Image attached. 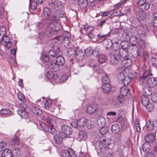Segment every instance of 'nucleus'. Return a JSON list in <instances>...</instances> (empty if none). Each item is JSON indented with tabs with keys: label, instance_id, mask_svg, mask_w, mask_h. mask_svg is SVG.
<instances>
[{
	"label": "nucleus",
	"instance_id": "4468645a",
	"mask_svg": "<svg viewBox=\"0 0 157 157\" xmlns=\"http://www.w3.org/2000/svg\"><path fill=\"white\" fill-rule=\"evenodd\" d=\"M146 84L149 87H153L157 84V79L155 78H149L146 81Z\"/></svg>",
	"mask_w": 157,
	"mask_h": 157
},
{
	"label": "nucleus",
	"instance_id": "4d7b16f0",
	"mask_svg": "<svg viewBox=\"0 0 157 157\" xmlns=\"http://www.w3.org/2000/svg\"><path fill=\"white\" fill-rule=\"evenodd\" d=\"M152 75L150 70L148 69L146 70L144 72L143 76L146 78L149 76L151 75Z\"/></svg>",
	"mask_w": 157,
	"mask_h": 157
},
{
	"label": "nucleus",
	"instance_id": "a878e982",
	"mask_svg": "<svg viewBox=\"0 0 157 157\" xmlns=\"http://www.w3.org/2000/svg\"><path fill=\"white\" fill-rule=\"evenodd\" d=\"M154 123L151 120H149L146 122V127L147 131H151L154 128Z\"/></svg>",
	"mask_w": 157,
	"mask_h": 157
},
{
	"label": "nucleus",
	"instance_id": "aec40b11",
	"mask_svg": "<svg viewBox=\"0 0 157 157\" xmlns=\"http://www.w3.org/2000/svg\"><path fill=\"white\" fill-rule=\"evenodd\" d=\"M141 103L144 106H146L150 103V98L146 95H143L141 98Z\"/></svg>",
	"mask_w": 157,
	"mask_h": 157
},
{
	"label": "nucleus",
	"instance_id": "ea45409f",
	"mask_svg": "<svg viewBox=\"0 0 157 157\" xmlns=\"http://www.w3.org/2000/svg\"><path fill=\"white\" fill-rule=\"evenodd\" d=\"M146 108L147 110L149 112H151L154 109L155 105L151 103H150L149 104H147V106H144Z\"/></svg>",
	"mask_w": 157,
	"mask_h": 157
},
{
	"label": "nucleus",
	"instance_id": "864d4df0",
	"mask_svg": "<svg viewBox=\"0 0 157 157\" xmlns=\"http://www.w3.org/2000/svg\"><path fill=\"white\" fill-rule=\"evenodd\" d=\"M6 146L7 144L6 142H0V151L4 149Z\"/></svg>",
	"mask_w": 157,
	"mask_h": 157
},
{
	"label": "nucleus",
	"instance_id": "20e7f679",
	"mask_svg": "<svg viewBox=\"0 0 157 157\" xmlns=\"http://www.w3.org/2000/svg\"><path fill=\"white\" fill-rule=\"evenodd\" d=\"M100 151H98V155L101 157H115L116 153L108 148L102 147L99 148Z\"/></svg>",
	"mask_w": 157,
	"mask_h": 157
},
{
	"label": "nucleus",
	"instance_id": "ddd939ff",
	"mask_svg": "<svg viewBox=\"0 0 157 157\" xmlns=\"http://www.w3.org/2000/svg\"><path fill=\"white\" fill-rule=\"evenodd\" d=\"M48 66L49 68L52 71H56L59 69V66L55 61L50 62L48 63Z\"/></svg>",
	"mask_w": 157,
	"mask_h": 157
},
{
	"label": "nucleus",
	"instance_id": "774afa93",
	"mask_svg": "<svg viewBox=\"0 0 157 157\" xmlns=\"http://www.w3.org/2000/svg\"><path fill=\"white\" fill-rule=\"evenodd\" d=\"M70 155V157H77L74 151L71 149H69Z\"/></svg>",
	"mask_w": 157,
	"mask_h": 157
},
{
	"label": "nucleus",
	"instance_id": "a19ab883",
	"mask_svg": "<svg viewBox=\"0 0 157 157\" xmlns=\"http://www.w3.org/2000/svg\"><path fill=\"white\" fill-rule=\"evenodd\" d=\"M45 36H48L50 37L52 36L53 33V31L52 30H51L50 28H48V27L46 28V30L44 33Z\"/></svg>",
	"mask_w": 157,
	"mask_h": 157
},
{
	"label": "nucleus",
	"instance_id": "423d86ee",
	"mask_svg": "<svg viewBox=\"0 0 157 157\" xmlns=\"http://www.w3.org/2000/svg\"><path fill=\"white\" fill-rule=\"evenodd\" d=\"M52 21V22L49 24L48 28L53 31H59L61 28L60 24L55 21L56 19V17L55 16L52 17L50 18Z\"/></svg>",
	"mask_w": 157,
	"mask_h": 157
},
{
	"label": "nucleus",
	"instance_id": "4be33fe9",
	"mask_svg": "<svg viewBox=\"0 0 157 157\" xmlns=\"http://www.w3.org/2000/svg\"><path fill=\"white\" fill-rule=\"evenodd\" d=\"M1 157H13L11 151L8 149H5L1 154Z\"/></svg>",
	"mask_w": 157,
	"mask_h": 157
},
{
	"label": "nucleus",
	"instance_id": "13d9d810",
	"mask_svg": "<svg viewBox=\"0 0 157 157\" xmlns=\"http://www.w3.org/2000/svg\"><path fill=\"white\" fill-rule=\"evenodd\" d=\"M6 33V28L3 26H2L0 28V34L2 36H4Z\"/></svg>",
	"mask_w": 157,
	"mask_h": 157
},
{
	"label": "nucleus",
	"instance_id": "1a4fd4ad",
	"mask_svg": "<svg viewBox=\"0 0 157 157\" xmlns=\"http://www.w3.org/2000/svg\"><path fill=\"white\" fill-rule=\"evenodd\" d=\"M99 108L98 105L96 104H92L88 105L86 108L87 113L91 114L96 113Z\"/></svg>",
	"mask_w": 157,
	"mask_h": 157
},
{
	"label": "nucleus",
	"instance_id": "3c124183",
	"mask_svg": "<svg viewBox=\"0 0 157 157\" xmlns=\"http://www.w3.org/2000/svg\"><path fill=\"white\" fill-rule=\"evenodd\" d=\"M50 13V11L49 8L46 7L44 8L43 10V15L45 17H48Z\"/></svg>",
	"mask_w": 157,
	"mask_h": 157
},
{
	"label": "nucleus",
	"instance_id": "cd10ccee",
	"mask_svg": "<svg viewBox=\"0 0 157 157\" xmlns=\"http://www.w3.org/2000/svg\"><path fill=\"white\" fill-rule=\"evenodd\" d=\"M55 62L59 66H60L63 64L65 63V60L63 57L59 56L57 57Z\"/></svg>",
	"mask_w": 157,
	"mask_h": 157
},
{
	"label": "nucleus",
	"instance_id": "c85d7f7f",
	"mask_svg": "<svg viewBox=\"0 0 157 157\" xmlns=\"http://www.w3.org/2000/svg\"><path fill=\"white\" fill-rule=\"evenodd\" d=\"M129 91V89L126 86L122 87L120 90V93L121 95L123 96H125L128 93Z\"/></svg>",
	"mask_w": 157,
	"mask_h": 157
},
{
	"label": "nucleus",
	"instance_id": "680f3d73",
	"mask_svg": "<svg viewBox=\"0 0 157 157\" xmlns=\"http://www.w3.org/2000/svg\"><path fill=\"white\" fill-rule=\"evenodd\" d=\"M153 15L154 16V25L157 27V13H154L153 14Z\"/></svg>",
	"mask_w": 157,
	"mask_h": 157
},
{
	"label": "nucleus",
	"instance_id": "a18cd8bd",
	"mask_svg": "<svg viewBox=\"0 0 157 157\" xmlns=\"http://www.w3.org/2000/svg\"><path fill=\"white\" fill-rule=\"evenodd\" d=\"M52 102V100L50 99H48L45 101L44 106L45 108L47 109H49Z\"/></svg>",
	"mask_w": 157,
	"mask_h": 157
},
{
	"label": "nucleus",
	"instance_id": "bf43d9fd",
	"mask_svg": "<svg viewBox=\"0 0 157 157\" xmlns=\"http://www.w3.org/2000/svg\"><path fill=\"white\" fill-rule=\"evenodd\" d=\"M99 52V49L98 47H96L94 50V52L92 55L94 57H97L98 55Z\"/></svg>",
	"mask_w": 157,
	"mask_h": 157
},
{
	"label": "nucleus",
	"instance_id": "7ed1b4c3",
	"mask_svg": "<svg viewBox=\"0 0 157 157\" xmlns=\"http://www.w3.org/2000/svg\"><path fill=\"white\" fill-rule=\"evenodd\" d=\"M111 140L106 137L101 138L100 141L98 142L95 145V147L97 149V151L101 150L99 148L102 147L108 148L111 143Z\"/></svg>",
	"mask_w": 157,
	"mask_h": 157
},
{
	"label": "nucleus",
	"instance_id": "79ce46f5",
	"mask_svg": "<svg viewBox=\"0 0 157 157\" xmlns=\"http://www.w3.org/2000/svg\"><path fill=\"white\" fill-rule=\"evenodd\" d=\"M126 119L125 118L120 116L117 118L116 121L121 124H123L126 122Z\"/></svg>",
	"mask_w": 157,
	"mask_h": 157
},
{
	"label": "nucleus",
	"instance_id": "72a5a7b5",
	"mask_svg": "<svg viewBox=\"0 0 157 157\" xmlns=\"http://www.w3.org/2000/svg\"><path fill=\"white\" fill-rule=\"evenodd\" d=\"M127 41L124 40L121 41V45L122 49H124L127 51L126 49L128 48V43Z\"/></svg>",
	"mask_w": 157,
	"mask_h": 157
},
{
	"label": "nucleus",
	"instance_id": "09e8293b",
	"mask_svg": "<svg viewBox=\"0 0 157 157\" xmlns=\"http://www.w3.org/2000/svg\"><path fill=\"white\" fill-rule=\"evenodd\" d=\"M139 15L140 19L144 20L147 17L146 13L144 11H140L139 13Z\"/></svg>",
	"mask_w": 157,
	"mask_h": 157
},
{
	"label": "nucleus",
	"instance_id": "a211bd4d",
	"mask_svg": "<svg viewBox=\"0 0 157 157\" xmlns=\"http://www.w3.org/2000/svg\"><path fill=\"white\" fill-rule=\"evenodd\" d=\"M123 59H124L122 61V64L124 67H127L131 65L132 61L131 59L127 58V56L124 57Z\"/></svg>",
	"mask_w": 157,
	"mask_h": 157
},
{
	"label": "nucleus",
	"instance_id": "412c9836",
	"mask_svg": "<svg viewBox=\"0 0 157 157\" xmlns=\"http://www.w3.org/2000/svg\"><path fill=\"white\" fill-rule=\"evenodd\" d=\"M0 113L3 117H7L13 114V112L10 110L6 109H3L0 111Z\"/></svg>",
	"mask_w": 157,
	"mask_h": 157
},
{
	"label": "nucleus",
	"instance_id": "f03ea898",
	"mask_svg": "<svg viewBox=\"0 0 157 157\" xmlns=\"http://www.w3.org/2000/svg\"><path fill=\"white\" fill-rule=\"evenodd\" d=\"M128 71V69H124L123 72L119 73L117 75L118 78L121 80L125 85H128L131 80V77L128 75V73H127Z\"/></svg>",
	"mask_w": 157,
	"mask_h": 157
},
{
	"label": "nucleus",
	"instance_id": "9b49d317",
	"mask_svg": "<svg viewBox=\"0 0 157 157\" xmlns=\"http://www.w3.org/2000/svg\"><path fill=\"white\" fill-rule=\"evenodd\" d=\"M57 40L60 41V43L62 44L64 47L66 48L70 44V41L67 37L59 36L58 37Z\"/></svg>",
	"mask_w": 157,
	"mask_h": 157
},
{
	"label": "nucleus",
	"instance_id": "f704fd0d",
	"mask_svg": "<svg viewBox=\"0 0 157 157\" xmlns=\"http://www.w3.org/2000/svg\"><path fill=\"white\" fill-rule=\"evenodd\" d=\"M122 36L124 40H128L129 38H130L128 30L127 29H125L124 30L122 33Z\"/></svg>",
	"mask_w": 157,
	"mask_h": 157
},
{
	"label": "nucleus",
	"instance_id": "7c9ffc66",
	"mask_svg": "<svg viewBox=\"0 0 157 157\" xmlns=\"http://www.w3.org/2000/svg\"><path fill=\"white\" fill-rule=\"evenodd\" d=\"M110 87L109 83H104L102 86L103 92L105 93L109 92L110 90Z\"/></svg>",
	"mask_w": 157,
	"mask_h": 157
},
{
	"label": "nucleus",
	"instance_id": "6e6d98bb",
	"mask_svg": "<svg viewBox=\"0 0 157 157\" xmlns=\"http://www.w3.org/2000/svg\"><path fill=\"white\" fill-rule=\"evenodd\" d=\"M83 29L85 31H87L89 29L90 31H93L94 29V28L93 27L89 26L87 25H83Z\"/></svg>",
	"mask_w": 157,
	"mask_h": 157
},
{
	"label": "nucleus",
	"instance_id": "37998d69",
	"mask_svg": "<svg viewBox=\"0 0 157 157\" xmlns=\"http://www.w3.org/2000/svg\"><path fill=\"white\" fill-rule=\"evenodd\" d=\"M40 125L42 128L41 130L45 132L49 131V128L47 125L44 123H41L40 124Z\"/></svg>",
	"mask_w": 157,
	"mask_h": 157
},
{
	"label": "nucleus",
	"instance_id": "b1692460",
	"mask_svg": "<svg viewBox=\"0 0 157 157\" xmlns=\"http://www.w3.org/2000/svg\"><path fill=\"white\" fill-rule=\"evenodd\" d=\"M76 52V51L75 48H69L67 50V55L69 57H73L75 56Z\"/></svg>",
	"mask_w": 157,
	"mask_h": 157
},
{
	"label": "nucleus",
	"instance_id": "6e6552de",
	"mask_svg": "<svg viewBox=\"0 0 157 157\" xmlns=\"http://www.w3.org/2000/svg\"><path fill=\"white\" fill-rule=\"evenodd\" d=\"M1 44L4 46L5 49L8 50L11 48L12 42L10 40V37L7 35L3 36L2 38Z\"/></svg>",
	"mask_w": 157,
	"mask_h": 157
},
{
	"label": "nucleus",
	"instance_id": "052dcab7",
	"mask_svg": "<svg viewBox=\"0 0 157 157\" xmlns=\"http://www.w3.org/2000/svg\"><path fill=\"white\" fill-rule=\"evenodd\" d=\"M52 71H48L46 73V76L49 79L52 78L53 76V73Z\"/></svg>",
	"mask_w": 157,
	"mask_h": 157
},
{
	"label": "nucleus",
	"instance_id": "5fc2aeb1",
	"mask_svg": "<svg viewBox=\"0 0 157 157\" xmlns=\"http://www.w3.org/2000/svg\"><path fill=\"white\" fill-rule=\"evenodd\" d=\"M57 54L54 51L52 50H50L49 51L48 56L52 58L56 57Z\"/></svg>",
	"mask_w": 157,
	"mask_h": 157
},
{
	"label": "nucleus",
	"instance_id": "c756f323",
	"mask_svg": "<svg viewBox=\"0 0 157 157\" xmlns=\"http://www.w3.org/2000/svg\"><path fill=\"white\" fill-rule=\"evenodd\" d=\"M32 112L37 115H40L42 113V111L38 107L33 106L31 108Z\"/></svg>",
	"mask_w": 157,
	"mask_h": 157
},
{
	"label": "nucleus",
	"instance_id": "e2e57ef3",
	"mask_svg": "<svg viewBox=\"0 0 157 157\" xmlns=\"http://www.w3.org/2000/svg\"><path fill=\"white\" fill-rule=\"evenodd\" d=\"M37 4L35 2H33L30 4V6L32 10H35L36 9Z\"/></svg>",
	"mask_w": 157,
	"mask_h": 157
},
{
	"label": "nucleus",
	"instance_id": "0eeeda50",
	"mask_svg": "<svg viewBox=\"0 0 157 157\" xmlns=\"http://www.w3.org/2000/svg\"><path fill=\"white\" fill-rule=\"evenodd\" d=\"M26 105L24 103H22L21 107L17 110V113L22 118H28L29 117V113L26 111Z\"/></svg>",
	"mask_w": 157,
	"mask_h": 157
},
{
	"label": "nucleus",
	"instance_id": "603ef678",
	"mask_svg": "<svg viewBox=\"0 0 157 157\" xmlns=\"http://www.w3.org/2000/svg\"><path fill=\"white\" fill-rule=\"evenodd\" d=\"M17 95L18 98L20 101L23 102L25 101V96L21 92H19L17 94Z\"/></svg>",
	"mask_w": 157,
	"mask_h": 157
},
{
	"label": "nucleus",
	"instance_id": "338daca9",
	"mask_svg": "<svg viewBox=\"0 0 157 157\" xmlns=\"http://www.w3.org/2000/svg\"><path fill=\"white\" fill-rule=\"evenodd\" d=\"M151 100L154 103L157 102V93H155L152 95L151 97Z\"/></svg>",
	"mask_w": 157,
	"mask_h": 157
},
{
	"label": "nucleus",
	"instance_id": "bb28decb",
	"mask_svg": "<svg viewBox=\"0 0 157 157\" xmlns=\"http://www.w3.org/2000/svg\"><path fill=\"white\" fill-rule=\"evenodd\" d=\"M137 37L134 36H131L129 38V41L132 46H134L137 44Z\"/></svg>",
	"mask_w": 157,
	"mask_h": 157
},
{
	"label": "nucleus",
	"instance_id": "dca6fc26",
	"mask_svg": "<svg viewBox=\"0 0 157 157\" xmlns=\"http://www.w3.org/2000/svg\"><path fill=\"white\" fill-rule=\"evenodd\" d=\"M75 55L76 60L79 61H82L84 57V53L79 50L76 51Z\"/></svg>",
	"mask_w": 157,
	"mask_h": 157
},
{
	"label": "nucleus",
	"instance_id": "393cba45",
	"mask_svg": "<svg viewBox=\"0 0 157 157\" xmlns=\"http://www.w3.org/2000/svg\"><path fill=\"white\" fill-rule=\"evenodd\" d=\"M120 130L119 126L117 124H113L111 127V131L114 134H117Z\"/></svg>",
	"mask_w": 157,
	"mask_h": 157
},
{
	"label": "nucleus",
	"instance_id": "9d476101",
	"mask_svg": "<svg viewBox=\"0 0 157 157\" xmlns=\"http://www.w3.org/2000/svg\"><path fill=\"white\" fill-rule=\"evenodd\" d=\"M138 2H136L140 5V8L142 10H146L150 7L149 3L146 2V0H140Z\"/></svg>",
	"mask_w": 157,
	"mask_h": 157
},
{
	"label": "nucleus",
	"instance_id": "5701e85b",
	"mask_svg": "<svg viewBox=\"0 0 157 157\" xmlns=\"http://www.w3.org/2000/svg\"><path fill=\"white\" fill-rule=\"evenodd\" d=\"M145 139L147 143H152L155 140V138L154 135L151 133L148 134L145 137Z\"/></svg>",
	"mask_w": 157,
	"mask_h": 157
},
{
	"label": "nucleus",
	"instance_id": "e433bc0d",
	"mask_svg": "<svg viewBox=\"0 0 157 157\" xmlns=\"http://www.w3.org/2000/svg\"><path fill=\"white\" fill-rule=\"evenodd\" d=\"M69 149L67 150H63L62 151L61 155L62 157H70V155Z\"/></svg>",
	"mask_w": 157,
	"mask_h": 157
},
{
	"label": "nucleus",
	"instance_id": "2eb2a0df",
	"mask_svg": "<svg viewBox=\"0 0 157 157\" xmlns=\"http://www.w3.org/2000/svg\"><path fill=\"white\" fill-rule=\"evenodd\" d=\"M61 130L62 132L66 135H69L72 133V130L68 126L65 125L62 126Z\"/></svg>",
	"mask_w": 157,
	"mask_h": 157
},
{
	"label": "nucleus",
	"instance_id": "58836bf2",
	"mask_svg": "<svg viewBox=\"0 0 157 157\" xmlns=\"http://www.w3.org/2000/svg\"><path fill=\"white\" fill-rule=\"evenodd\" d=\"M102 81L104 83H109L110 79L107 75L104 74L102 75Z\"/></svg>",
	"mask_w": 157,
	"mask_h": 157
},
{
	"label": "nucleus",
	"instance_id": "f257e3e1",
	"mask_svg": "<svg viewBox=\"0 0 157 157\" xmlns=\"http://www.w3.org/2000/svg\"><path fill=\"white\" fill-rule=\"evenodd\" d=\"M128 55L126 50L124 49H120L119 52L115 53L111 57V63L112 64L115 65L121 61L122 58L126 57Z\"/></svg>",
	"mask_w": 157,
	"mask_h": 157
},
{
	"label": "nucleus",
	"instance_id": "8fccbe9b",
	"mask_svg": "<svg viewBox=\"0 0 157 157\" xmlns=\"http://www.w3.org/2000/svg\"><path fill=\"white\" fill-rule=\"evenodd\" d=\"M113 12L114 11L113 10H111L106 12H101V14L102 16L105 17L109 14L112 15L113 14Z\"/></svg>",
	"mask_w": 157,
	"mask_h": 157
},
{
	"label": "nucleus",
	"instance_id": "f8f14e48",
	"mask_svg": "<svg viewBox=\"0 0 157 157\" xmlns=\"http://www.w3.org/2000/svg\"><path fill=\"white\" fill-rule=\"evenodd\" d=\"M124 103L123 99L120 96L116 98L113 104L114 108H118L123 105Z\"/></svg>",
	"mask_w": 157,
	"mask_h": 157
},
{
	"label": "nucleus",
	"instance_id": "de8ad7c7",
	"mask_svg": "<svg viewBox=\"0 0 157 157\" xmlns=\"http://www.w3.org/2000/svg\"><path fill=\"white\" fill-rule=\"evenodd\" d=\"M94 52V50L91 48H88L85 51L86 55L88 56H90L92 55Z\"/></svg>",
	"mask_w": 157,
	"mask_h": 157
},
{
	"label": "nucleus",
	"instance_id": "f3484780",
	"mask_svg": "<svg viewBox=\"0 0 157 157\" xmlns=\"http://www.w3.org/2000/svg\"><path fill=\"white\" fill-rule=\"evenodd\" d=\"M106 123V120L103 117H99L97 120V124L100 127H103Z\"/></svg>",
	"mask_w": 157,
	"mask_h": 157
},
{
	"label": "nucleus",
	"instance_id": "c9c22d12",
	"mask_svg": "<svg viewBox=\"0 0 157 157\" xmlns=\"http://www.w3.org/2000/svg\"><path fill=\"white\" fill-rule=\"evenodd\" d=\"M54 139L56 143L58 144H60L62 143L63 138L60 136L56 135L54 136Z\"/></svg>",
	"mask_w": 157,
	"mask_h": 157
},
{
	"label": "nucleus",
	"instance_id": "0e129e2a",
	"mask_svg": "<svg viewBox=\"0 0 157 157\" xmlns=\"http://www.w3.org/2000/svg\"><path fill=\"white\" fill-rule=\"evenodd\" d=\"M145 43V41L143 39L141 38L137 40V44L140 46H142Z\"/></svg>",
	"mask_w": 157,
	"mask_h": 157
},
{
	"label": "nucleus",
	"instance_id": "39448f33",
	"mask_svg": "<svg viewBox=\"0 0 157 157\" xmlns=\"http://www.w3.org/2000/svg\"><path fill=\"white\" fill-rule=\"evenodd\" d=\"M88 121L87 119L85 117L79 118L78 120L74 121L71 123V126L74 128H83L85 127Z\"/></svg>",
	"mask_w": 157,
	"mask_h": 157
},
{
	"label": "nucleus",
	"instance_id": "2f4dec72",
	"mask_svg": "<svg viewBox=\"0 0 157 157\" xmlns=\"http://www.w3.org/2000/svg\"><path fill=\"white\" fill-rule=\"evenodd\" d=\"M79 138L81 140H84L87 137L86 132L84 131H81L79 132L78 134Z\"/></svg>",
	"mask_w": 157,
	"mask_h": 157
},
{
	"label": "nucleus",
	"instance_id": "4c0bfd02",
	"mask_svg": "<svg viewBox=\"0 0 157 157\" xmlns=\"http://www.w3.org/2000/svg\"><path fill=\"white\" fill-rule=\"evenodd\" d=\"M78 4L82 8H85L88 5L86 0H79Z\"/></svg>",
	"mask_w": 157,
	"mask_h": 157
},
{
	"label": "nucleus",
	"instance_id": "c03bdc74",
	"mask_svg": "<svg viewBox=\"0 0 157 157\" xmlns=\"http://www.w3.org/2000/svg\"><path fill=\"white\" fill-rule=\"evenodd\" d=\"M107 60V57L103 55H99V61L101 63L105 62Z\"/></svg>",
	"mask_w": 157,
	"mask_h": 157
},
{
	"label": "nucleus",
	"instance_id": "49530a36",
	"mask_svg": "<svg viewBox=\"0 0 157 157\" xmlns=\"http://www.w3.org/2000/svg\"><path fill=\"white\" fill-rule=\"evenodd\" d=\"M101 129L100 130V133L102 135L105 134L108 132L109 128L108 127H101Z\"/></svg>",
	"mask_w": 157,
	"mask_h": 157
},
{
	"label": "nucleus",
	"instance_id": "69168bd1",
	"mask_svg": "<svg viewBox=\"0 0 157 157\" xmlns=\"http://www.w3.org/2000/svg\"><path fill=\"white\" fill-rule=\"evenodd\" d=\"M88 5L91 6V7L94 6V1L95 0H86Z\"/></svg>",
	"mask_w": 157,
	"mask_h": 157
},
{
	"label": "nucleus",
	"instance_id": "6ab92c4d",
	"mask_svg": "<svg viewBox=\"0 0 157 157\" xmlns=\"http://www.w3.org/2000/svg\"><path fill=\"white\" fill-rule=\"evenodd\" d=\"M51 4L52 7L54 9L58 10L63 7V5L62 4L61 2L57 0H55L54 2H52Z\"/></svg>",
	"mask_w": 157,
	"mask_h": 157
},
{
	"label": "nucleus",
	"instance_id": "473e14b6",
	"mask_svg": "<svg viewBox=\"0 0 157 157\" xmlns=\"http://www.w3.org/2000/svg\"><path fill=\"white\" fill-rule=\"evenodd\" d=\"M143 151L144 152L148 151L150 149V146L148 143H145L142 147Z\"/></svg>",
	"mask_w": 157,
	"mask_h": 157
}]
</instances>
